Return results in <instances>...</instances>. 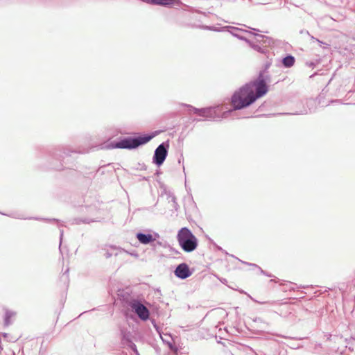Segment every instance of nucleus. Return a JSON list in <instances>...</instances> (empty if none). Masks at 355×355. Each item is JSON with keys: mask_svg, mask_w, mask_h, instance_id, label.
Returning a JSON list of instances; mask_svg holds the SVG:
<instances>
[{"mask_svg": "<svg viewBox=\"0 0 355 355\" xmlns=\"http://www.w3.org/2000/svg\"><path fill=\"white\" fill-rule=\"evenodd\" d=\"M137 238L139 241L143 244H148L150 242L154 241L153 236L151 234H144L142 233H139L137 235Z\"/></svg>", "mask_w": 355, "mask_h": 355, "instance_id": "9", "label": "nucleus"}, {"mask_svg": "<svg viewBox=\"0 0 355 355\" xmlns=\"http://www.w3.org/2000/svg\"><path fill=\"white\" fill-rule=\"evenodd\" d=\"M268 91V87L262 78L251 81L236 90L231 97L233 109L241 110L254 103L263 96Z\"/></svg>", "mask_w": 355, "mask_h": 355, "instance_id": "1", "label": "nucleus"}, {"mask_svg": "<svg viewBox=\"0 0 355 355\" xmlns=\"http://www.w3.org/2000/svg\"><path fill=\"white\" fill-rule=\"evenodd\" d=\"M177 240L181 248L187 252L194 251L198 245V239L187 227H182L178 231Z\"/></svg>", "mask_w": 355, "mask_h": 355, "instance_id": "2", "label": "nucleus"}, {"mask_svg": "<svg viewBox=\"0 0 355 355\" xmlns=\"http://www.w3.org/2000/svg\"><path fill=\"white\" fill-rule=\"evenodd\" d=\"M167 150L163 144L159 145L155 152L154 162L157 165H161L165 160Z\"/></svg>", "mask_w": 355, "mask_h": 355, "instance_id": "5", "label": "nucleus"}, {"mask_svg": "<svg viewBox=\"0 0 355 355\" xmlns=\"http://www.w3.org/2000/svg\"><path fill=\"white\" fill-rule=\"evenodd\" d=\"M150 3L155 5L171 6L180 3L179 0H150Z\"/></svg>", "mask_w": 355, "mask_h": 355, "instance_id": "8", "label": "nucleus"}, {"mask_svg": "<svg viewBox=\"0 0 355 355\" xmlns=\"http://www.w3.org/2000/svg\"><path fill=\"white\" fill-rule=\"evenodd\" d=\"M152 139L151 136L139 137L137 138H128L121 140L116 144L119 148H135L140 145L145 144Z\"/></svg>", "mask_w": 355, "mask_h": 355, "instance_id": "3", "label": "nucleus"}, {"mask_svg": "<svg viewBox=\"0 0 355 355\" xmlns=\"http://www.w3.org/2000/svg\"><path fill=\"white\" fill-rule=\"evenodd\" d=\"M194 113L205 118H214L216 116V107H206L202 109H193Z\"/></svg>", "mask_w": 355, "mask_h": 355, "instance_id": "7", "label": "nucleus"}, {"mask_svg": "<svg viewBox=\"0 0 355 355\" xmlns=\"http://www.w3.org/2000/svg\"><path fill=\"white\" fill-rule=\"evenodd\" d=\"M282 63L286 67H291L295 63V58L291 55H288L283 59Z\"/></svg>", "mask_w": 355, "mask_h": 355, "instance_id": "10", "label": "nucleus"}, {"mask_svg": "<svg viewBox=\"0 0 355 355\" xmlns=\"http://www.w3.org/2000/svg\"><path fill=\"white\" fill-rule=\"evenodd\" d=\"M175 275L180 279H186L191 276V272L187 264L181 263L176 268Z\"/></svg>", "mask_w": 355, "mask_h": 355, "instance_id": "6", "label": "nucleus"}, {"mask_svg": "<svg viewBox=\"0 0 355 355\" xmlns=\"http://www.w3.org/2000/svg\"><path fill=\"white\" fill-rule=\"evenodd\" d=\"M130 306L137 315L143 320H146L149 317L148 309L138 301H133L130 303Z\"/></svg>", "mask_w": 355, "mask_h": 355, "instance_id": "4", "label": "nucleus"}]
</instances>
